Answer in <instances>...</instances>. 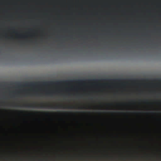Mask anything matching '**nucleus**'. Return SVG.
Returning a JSON list of instances; mask_svg holds the SVG:
<instances>
[{"label": "nucleus", "mask_w": 161, "mask_h": 161, "mask_svg": "<svg viewBox=\"0 0 161 161\" xmlns=\"http://www.w3.org/2000/svg\"><path fill=\"white\" fill-rule=\"evenodd\" d=\"M57 84L58 85V105L53 103H41L40 104H24L23 106L28 108H41L55 109L57 108H60V80L59 79L57 81H49L43 83L44 85L53 86Z\"/></svg>", "instance_id": "f257e3e1"}, {"label": "nucleus", "mask_w": 161, "mask_h": 161, "mask_svg": "<svg viewBox=\"0 0 161 161\" xmlns=\"http://www.w3.org/2000/svg\"><path fill=\"white\" fill-rule=\"evenodd\" d=\"M58 161H60V111L58 112Z\"/></svg>", "instance_id": "f03ea898"}, {"label": "nucleus", "mask_w": 161, "mask_h": 161, "mask_svg": "<svg viewBox=\"0 0 161 161\" xmlns=\"http://www.w3.org/2000/svg\"><path fill=\"white\" fill-rule=\"evenodd\" d=\"M62 112L61 111V161H62Z\"/></svg>", "instance_id": "7ed1b4c3"}, {"label": "nucleus", "mask_w": 161, "mask_h": 161, "mask_svg": "<svg viewBox=\"0 0 161 161\" xmlns=\"http://www.w3.org/2000/svg\"><path fill=\"white\" fill-rule=\"evenodd\" d=\"M65 107L66 108L69 109L76 108L75 106L70 105H66Z\"/></svg>", "instance_id": "20e7f679"}, {"label": "nucleus", "mask_w": 161, "mask_h": 161, "mask_svg": "<svg viewBox=\"0 0 161 161\" xmlns=\"http://www.w3.org/2000/svg\"><path fill=\"white\" fill-rule=\"evenodd\" d=\"M36 113L37 114L41 113L47 116L49 115L50 114V113L48 112H43L41 113L39 112H36Z\"/></svg>", "instance_id": "39448f33"}, {"label": "nucleus", "mask_w": 161, "mask_h": 161, "mask_svg": "<svg viewBox=\"0 0 161 161\" xmlns=\"http://www.w3.org/2000/svg\"><path fill=\"white\" fill-rule=\"evenodd\" d=\"M66 114L67 116H69V115L73 116V115H75V113H74L72 112H68L66 113Z\"/></svg>", "instance_id": "423d86ee"}, {"label": "nucleus", "mask_w": 161, "mask_h": 161, "mask_svg": "<svg viewBox=\"0 0 161 161\" xmlns=\"http://www.w3.org/2000/svg\"><path fill=\"white\" fill-rule=\"evenodd\" d=\"M48 94L50 95L51 96H52L53 94H54L55 93V92L53 90L50 91L47 93Z\"/></svg>", "instance_id": "0eeeda50"}, {"label": "nucleus", "mask_w": 161, "mask_h": 161, "mask_svg": "<svg viewBox=\"0 0 161 161\" xmlns=\"http://www.w3.org/2000/svg\"><path fill=\"white\" fill-rule=\"evenodd\" d=\"M78 108L79 109H86V107H82V106H81V107H79Z\"/></svg>", "instance_id": "6e6552de"}, {"label": "nucleus", "mask_w": 161, "mask_h": 161, "mask_svg": "<svg viewBox=\"0 0 161 161\" xmlns=\"http://www.w3.org/2000/svg\"><path fill=\"white\" fill-rule=\"evenodd\" d=\"M71 90L72 88H69L67 89V91L68 92H69Z\"/></svg>", "instance_id": "1a4fd4ad"}, {"label": "nucleus", "mask_w": 161, "mask_h": 161, "mask_svg": "<svg viewBox=\"0 0 161 161\" xmlns=\"http://www.w3.org/2000/svg\"><path fill=\"white\" fill-rule=\"evenodd\" d=\"M76 82H82V80H78L75 81Z\"/></svg>", "instance_id": "9d476101"}, {"label": "nucleus", "mask_w": 161, "mask_h": 161, "mask_svg": "<svg viewBox=\"0 0 161 161\" xmlns=\"http://www.w3.org/2000/svg\"><path fill=\"white\" fill-rule=\"evenodd\" d=\"M74 81V80H68V82H71H71H73Z\"/></svg>", "instance_id": "9b49d317"}, {"label": "nucleus", "mask_w": 161, "mask_h": 161, "mask_svg": "<svg viewBox=\"0 0 161 161\" xmlns=\"http://www.w3.org/2000/svg\"><path fill=\"white\" fill-rule=\"evenodd\" d=\"M35 84V83H31V86H34Z\"/></svg>", "instance_id": "f8f14e48"}, {"label": "nucleus", "mask_w": 161, "mask_h": 161, "mask_svg": "<svg viewBox=\"0 0 161 161\" xmlns=\"http://www.w3.org/2000/svg\"><path fill=\"white\" fill-rule=\"evenodd\" d=\"M61 109L62 108V101H61Z\"/></svg>", "instance_id": "ddd939ff"}, {"label": "nucleus", "mask_w": 161, "mask_h": 161, "mask_svg": "<svg viewBox=\"0 0 161 161\" xmlns=\"http://www.w3.org/2000/svg\"><path fill=\"white\" fill-rule=\"evenodd\" d=\"M61 84H62V80H61ZM62 92V90H61V93Z\"/></svg>", "instance_id": "4468645a"}, {"label": "nucleus", "mask_w": 161, "mask_h": 161, "mask_svg": "<svg viewBox=\"0 0 161 161\" xmlns=\"http://www.w3.org/2000/svg\"><path fill=\"white\" fill-rule=\"evenodd\" d=\"M70 93H69L68 94V95L70 96Z\"/></svg>", "instance_id": "2eb2a0df"}, {"label": "nucleus", "mask_w": 161, "mask_h": 161, "mask_svg": "<svg viewBox=\"0 0 161 161\" xmlns=\"http://www.w3.org/2000/svg\"><path fill=\"white\" fill-rule=\"evenodd\" d=\"M15 106H16V107H17V106H18V105H15Z\"/></svg>", "instance_id": "dca6fc26"}, {"label": "nucleus", "mask_w": 161, "mask_h": 161, "mask_svg": "<svg viewBox=\"0 0 161 161\" xmlns=\"http://www.w3.org/2000/svg\"><path fill=\"white\" fill-rule=\"evenodd\" d=\"M61 37H62V36H61Z\"/></svg>", "instance_id": "f3484780"}]
</instances>
